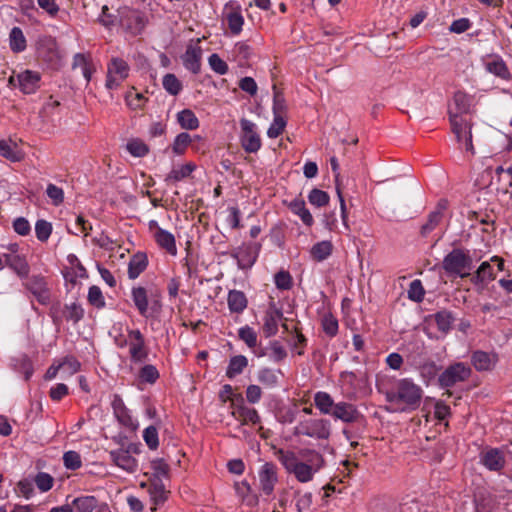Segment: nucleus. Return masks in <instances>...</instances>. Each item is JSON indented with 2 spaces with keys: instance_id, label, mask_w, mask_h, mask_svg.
Wrapping results in <instances>:
<instances>
[{
  "instance_id": "4d7b16f0",
  "label": "nucleus",
  "mask_w": 512,
  "mask_h": 512,
  "mask_svg": "<svg viewBox=\"0 0 512 512\" xmlns=\"http://www.w3.org/2000/svg\"><path fill=\"white\" fill-rule=\"evenodd\" d=\"M151 468L153 469V478L162 479L169 475V465L163 459H154L151 462Z\"/></svg>"
},
{
  "instance_id": "58836bf2",
  "label": "nucleus",
  "mask_w": 512,
  "mask_h": 512,
  "mask_svg": "<svg viewBox=\"0 0 512 512\" xmlns=\"http://www.w3.org/2000/svg\"><path fill=\"white\" fill-rule=\"evenodd\" d=\"M72 504L76 512H93L98 506V500L94 496H82L75 498Z\"/></svg>"
},
{
  "instance_id": "4468645a",
  "label": "nucleus",
  "mask_w": 512,
  "mask_h": 512,
  "mask_svg": "<svg viewBox=\"0 0 512 512\" xmlns=\"http://www.w3.org/2000/svg\"><path fill=\"white\" fill-rule=\"evenodd\" d=\"M128 338L130 344V355L135 361H141L147 356L145 350V340L140 330H129Z\"/></svg>"
},
{
  "instance_id": "4be33fe9",
  "label": "nucleus",
  "mask_w": 512,
  "mask_h": 512,
  "mask_svg": "<svg viewBox=\"0 0 512 512\" xmlns=\"http://www.w3.org/2000/svg\"><path fill=\"white\" fill-rule=\"evenodd\" d=\"M330 164H331V169L335 176L336 192L339 197L342 221H343L344 226L348 229L349 228V226L347 224L348 215H347L345 200L343 198L341 187H340V181H339L340 173H339V164H338L337 158L331 157Z\"/></svg>"
},
{
  "instance_id": "37998d69",
  "label": "nucleus",
  "mask_w": 512,
  "mask_h": 512,
  "mask_svg": "<svg viewBox=\"0 0 512 512\" xmlns=\"http://www.w3.org/2000/svg\"><path fill=\"white\" fill-rule=\"evenodd\" d=\"M162 84L164 89L173 96L178 95L182 90V83L172 73H168L163 77Z\"/></svg>"
},
{
  "instance_id": "49530a36",
  "label": "nucleus",
  "mask_w": 512,
  "mask_h": 512,
  "mask_svg": "<svg viewBox=\"0 0 512 512\" xmlns=\"http://www.w3.org/2000/svg\"><path fill=\"white\" fill-rule=\"evenodd\" d=\"M235 489H236L237 494L239 496H241L243 501H245L248 505L253 506V505L257 504L258 497L256 495L248 497V494L251 491V487L248 484V482L243 481L241 483H236Z\"/></svg>"
},
{
  "instance_id": "b1692460",
  "label": "nucleus",
  "mask_w": 512,
  "mask_h": 512,
  "mask_svg": "<svg viewBox=\"0 0 512 512\" xmlns=\"http://www.w3.org/2000/svg\"><path fill=\"white\" fill-rule=\"evenodd\" d=\"M0 155L11 162H20L24 158V153L18 145L12 141H0Z\"/></svg>"
},
{
  "instance_id": "a19ab883",
  "label": "nucleus",
  "mask_w": 512,
  "mask_h": 512,
  "mask_svg": "<svg viewBox=\"0 0 512 512\" xmlns=\"http://www.w3.org/2000/svg\"><path fill=\"white\" fill-rule=\"evenodd\" d=\"M201 140L200 136H194L193 138L186 132H182L178 134L173 142L172 149L174 153L181 155L184 153L185 149L189 144L193 142V140Z\"/></svg>"
},
{
  "instance_id": "1a4fd4ad",
  "label": "nucleus",
  "mask_w": 512,
  "mask_h": 512,
  "mask_svg": "<svg viewBox=\"0 0 512 512\" xmlns=\"http://www.w3.org/2000/svg\"><path fill=\"white\" fill-rule=\"evenodd\" d=\"M259 251L258 244H244L231 252L240 269H249L255 263Z\"/></svg>"
},
{
  "instance_id": "412c9836",
  "label": "nucleus",
  "mask_w": 512,
  "mask_h": 512,
  "mask_svg": "<svg viewBox=\"0 0 512 512\" xmlns=\"http://www.w3.org/2000/svg\"><path fill=\"white\" fill-rule=\"evenodd\" d=\"M472 364L477 371L491 370L496 362L497 356L484 351H475L472 355Z\"/></svg>"
},
{
  "instance_id": "3c124183",
  "label": "nucleus",
  "mask_w": 512,
  "mask_h": 512,
  "mask_svg": "<svg viewBox=\"0 0 512 512\" xmlns=\"http://www.w3.org/2000/svg\"><path fill=\"white\" fill-rule=\"evenodd\" d=\"M239 338L245 342L249 348H254L257 345V334L249 326L241 327L238 331Z\"/></svg>"
},
{
  "instance_id": "052dcab7",
  "label": "nucleus",
  "mask_w": 512,
  "mask_h": 512,
  "mask_svg": "<svg viewBox=\"0 0 512 512\" xmlns=\"http://www.w3.org/2000/svg\"><path fill=\"white\" fill-rule=\"evenodd\" d=\"M143 438H144L147 446L150 449H152V450L157 449V447L159 445V440H158V431H157L156 427H154V426L147 427L143 432Z\"/></svg>"
},
{
  "instance_id": "9b49d317",
  "label": "nucleus",
  "mask_w": 512,
  "mask_h": 512,
  "mask_svg": "<svg viewBox=\"0 0 512 512\" xmlns=\"http://www.w3.org/2000/svg\"><path fill=\"white\" fill-rule=\"evenodd\" d=\"M25 286L41 304L46 305L50 302V292L44 277L32 276Z\"/></svg>"
},
{
  "instance_id": "4c0bfd02",
  "label": "nucleus",
  "mask_w": 512,
  "mask_h": 512,
  "mask_svg": "<svg viewBox=\"0 0 512 512\" xmlns=\"http://www.w3.org/2000/svg\"><path fill=\"white\" fill-rule=\"evenodd\" d=\"M314 402L323 414H331L335 406L333 399L326 392H317L314 396Z\"/></svg>"
},
{
  "instance_id": "aec40b11",
  "label": "nucleus",
  "mask_w": 512,
  "mask_h": 512,
  "mask_svg": "<svg viewBox=\"0 0 512 512\" xmlns=\"http://www.w3.org/2000/svg\"><path fill=\"white\" fill-rule=\"evenodd\" d=\"M481 462L489 470L499 471L505 465V458L500 450L493 448L482 454Z\"/></svg>"
},
{
  "instance_id": "09e8293b",
  "label": "nucleus",
  "mask_w": 512,
  "mask_h": 512,
  "mask_svg": "<svg viewBox=\"0 0 512 512\" xmlns=\"http://www.w3.org/2000/svg\"><path fill=\"white\" fill-rule=\"evenodd\" d=\"M286 126V120L283 115H274V119L270 127L268 128L267 135L269 138H277L282 134Z\"/></svg>"
},
{
  "instance_id": "f8f14e48",
  "label": "nucleus",
  "mask_w": 512,
  "mask_h": 512,
  "mask_svg": "<svg viewBox=\"0 0 512 512\" xmlns=\"http://www.w3.org/2000/svg\"><path fill=\"white\" fill-rule=\"evenodd\" d=\"M41 75L39 72L24 70L17 74L18 88L24 94L35 93L40 87Z\"/></svg>"
},
{
  "instance_id": "5fc2aeb1",
  "label": "nucleus",
  "mask_w": 512,
  "mask_h": 512,
  "mask_svg": "<svg viewBox=\"0 0 512 512\" xmlns=\"http://www.w3.org/2000/svg\"><path fill=\"white\" fill-rule=\"evenodd\" d=\"M139 377L143 382L153 384L159 378V372L155 366L147 364L141 368Z\"/></svg>"
},
{
  "instance_id": "7ed1b4c3",
  "label": "nucleus",
  "mask_w": 512,
  "mask_h": 512,
  "mask_svg": "<svg viewBox=\"0 0 512 512\" xmlns=\"http://www.w3.org/2000/svg\"><path fill=\"white\" fill-rule=\"evenodd\" d=\"M451 130L458 143L463 144L467 152L475 154L472 143V122L454 114L453 110L448 111Z\"/></svg>"
},
{
  "instance_id": "f3484780",
  "label": "nucleus",
  "mask_w": 512,
  "mask_h": 512,
  "mask_svg": "<svg viewBox=\"0 0 512 512\" xmlns=\"http://www.w3.org/2000/svg\"><path fill=\"white\" fill-rule=\"evenodd\" d=\"M201 57L202 49L200 46L192 44L188 45L184 55L182 56L183 65L192 73L198 74L201 67Z\"/></svg>"
},
{
  "instance_id": "6e6d98bb",
  "label": "nucleus",
  "mask_w": 512,
  "mask_h": 512,
  "mask_svg": "<svg viewBox=\"0 0 512 512\" xmlns=\"http://www.w3.org/2000/svg\"><path fill=\"white\" fill-rule=\"evenodd\" d=\"M419 370H420L421 376L424 379L431 380V379L435 378V376L437 375L439 369H438V366L436 365V363L434 361L427 360V361H424L419 366Z\"/></svg>"
},
{
  "instance_id": "20e7f679",
  "label": "nucleus",
  "mask_w": 512,
  "mask_h": 512,
  "mask_svg": "<svg viewBox=\"0 0 512 512\" xmlns=\"http://www.w3.org/2000/svg\"><path fill=\"white\" fill-rule=\"evenodd\" d=\"M330 423L325 419H308L300 422L294 429V435H305L319 440L330 437Z\"/></svg>"
},
{
  "instance_id": "393cba45",
  "label": "nucleus",
  "mask_w": 512,
  "mask_h": 512,
  "mask_svg": "<svg viewBox=\"0 0 512 512\" xmlns=\"http://www.w3.org/2000/svg\"><path fill=\"white\" fill-rule=\"evenodd\" d=\"M154 238L157 244L161 248L165 249L168 253L172 255L177 253L175 237L170 232L162 228H158V230L154 233Z\"/></svg>"
},
{
  "instance_id": "bb28decb",
  "label": "nucleus",
  "mask_w": 512,
  "mask_h": 512,
  "mask_svg": "<svg viewBox=\"0 0 512 512\" xmlns=\"http://www.w3.org/2000/svg\"><path fill=\"white\" fill-rule=\"evenodd\" d=\"M494 279L495 275L493 267L489 262L485 261L481 263L476 272L471 276L470 280L474 285H483Z\"/></svg>"
},
{
  "instance_id": "39448f33",
  "label": "nucleus",
  "mask_w": 512,
  "mask_h": 512,
  "mask_svg": "<svg viewBox=\"0 0 512 512\" xmlns=\"http://www.w3.org/2000/svg\"><path fill=\"white\" fill-rule=\"evenodd\" d=\"M472 371L469 366L458 362L448 366L439 376L438 381L442 388H450L457 383L466 381Z\"/></svg>"
},
{
  "instance_id": "de8ad7c7",
  "label": "nucleus",
  "mask_w": 512,
  "mask_h": 512,
  "mask_svg": "<svg viewBox=\"0 0 512 512\" xmlns=\"http://www.w3.org/2000/svg\"><path fill=\"white\" fill-rule=\"evenodd\" d=\"M329 195L320 189L314 188L308 195L309 202L317 207L326 206L329 203Z\"/></svg>"
},
{
  "instance_id": "6e6552de",
  "label": "nucleus",
  "mask_w": 512,
  "mask_h": 512,
  "mask_svg": "<svg viewBox=\"0 0 512 512\" xmlns=\"http://www.w3.org/2000/svg\"><path fill=\"white\" fill-rule=\"evenodd\" d=\"M242 130L241 144L246 152L255 153L261 147V140L255 131V124L250 120L242 118L240 120Z\"/></svg>"
},
{
  "instance_id": "72a5a7b5",
  "label": "nucleus",
  "mask_w": 512,
  "mask_h": 512,
  "mask_svg": "<svg viewBox=\"0 0 512 512\" xmlns=\"http://www.w3.org/2000/svg\"><path fill=\"white\" fill-rule=\"evenodd\" d=\"M225 18L230 32L233 35H238L242 31V26L244 24V19L241 15L240 8L238 7L227 12Z\"/></svg>"
},
{
  "instance_id": "c9c22d12",
  "label": "nucleus",
  "mask_w": 512,
  "mask_h": 512,
  "mask_svg": "<svg viewBox=\"0 0 512 512\" xmlns=\"http://www.w3.org/2000/svg\"><path fill=\"white\" fill-rule=\"evenodd\" d=\"M247 365L248 360L245 356L237 355L232 357L226 370V376L228 378H234L236 375L241 374Z\"/></svg>"
},
{
  "instance_id": "a18cd8bd",
  "label": "nucleus",
  "mask_w": 512,
  "mask_h": 512,
  "mask_svg": "<svg viewBox=\"0 0 512 512\" xmlns=\"http://www.w3.org/2000/svg\"><path fill=\"white\" fill-rule=\"evenodd\" d=\"M486 68L490 73L502 79H508L510 77V72L503 60H494L488 62L486 64Z\"/></svg>"
},
{
  "instance_id": "8fccbe9b",
  "label": "nucleus",
  "mask_w": 512,
  "mask_h": 512,
  "mask_svg": "<svg viewBox=\"0 0 512 512\" xmlns=\"http://www.w3.org/2000/svg\"><path fill=\"white\" fill-rule=\"evenodd\" d=\"M83 316L84 310L80 305L72 303L70 305L65 306L64 317L66 318V320L77 323L83 318Z\"/></svg>"
},
{
  "instance_id": "2f4dec72",
  "label": "nucleus",
  "mask_w": 512,
  "mask_h": 512,
  "mask_svg": "<svg viewBox=\"0 0 512 512\" xmlns=\"http://www.w3.org/2000/svg\"><path fill=\"white\" fill-rule=\"evenodd\" d=\"M177 121L181 128L195 130L199 127V120L190 109H184L177 114Z\"/></svg>"
},
{
  "instance_id": "e2e57ef3",
  "label": "nucleus",
  "mask_w": 512,
  "mask_h": 512,
  "mask_svg": "<svg viewBox=\"0 0 512 512\" xmlns=\"http://www.w3.org/2000/svg\"><path fill=\"white\" fill-rule=\"evenodd\" d=\"M88 301L91 305L102 308L105 306L104 297L98 286H91L88 292Z\"/></svg>"
},
{
  "instance_id": "680f3d73",
  "label": "nucleus",
  "mask_w": 512,
  "mask_h": 512,
  "mask_svg": "<svg viewBox=\"0 0 512 512\" xmlns=\"http://www.w3.org/2000/svg\"><path fill=\"white\" fill-rule=\"evenodd\" d=\"M303 458H308V461L315 466V470H319L324 465L322 455L312 449H303L301 452Z\"/></svg>"
},
{
  "instance_id": "ea45409f",
  "label": "nucleus",
  "mask_w": 512,
  "mask_h": 512,
  "mask_svg": "<svg viewBox=\"0 0 512 512\" xmlns=\"http://www.w3.org/2000/svg\"><path fill=\"white\" fill-rule=\"evenodd\" d=\"M333 245L330 241H321L313 245L311 255L317 261H323L332 253Z\"/></svg>"
},
{
  "instance_id": "bf43d9fd",
  "label": "nucleus",
  "mask_w": 512,
  "mask_h": 512,
  "mask_svg": "<svg viewBox=\"0 0 512 512\" xmlns=\"http://www.w3.org/2000/svg\"><path fill=\"white\" fill-rule=\"evenodd\" d=\"M424 288L420 280H414L411 282L408 289V297L416 302H421L424 298Z\"/></svg>"
},
{
  "instance_id": "f03ea898",
  "label": "nucleus",
  "mask_w": 512,
  "mask_h": 512,
  "mask_svg": "<svg viewBox=\"0 0 512 512\" xmlns=\"http://www.w3.org/2000/svg\"><path fill=\"white\" fill-rule=\"evenodd\" d=\"M442 268L449 276L467 278L471 276L473 260L469 251L455 248L444 257Z\"/></svg>"
},
{
  "instance_id": "423d86ee",
  "label": "nucleus",
  "mask_w": 512,
  "mask_h": 512,
  "mask_svg": "<svg viewBox=\"0 0 512 512\" xmlns=\"http://www.w3.org/2000/svg\"><path fill=\"white\" fill-rule=\"evenodd\" d=\"M120 14L121 26L133 35L140 34L148 22L146 15L135 9L124 8Z\"/></svg>"
},
{
  "instance_id": "a878e982",
  "label": "nucleus",
  "mask_w": 512,
  "mask_h": 512,
  "mask_svg": "<svg viewBox=\"0 0 512 512\" xmlns=\"http://www.w3.org/2000/svg\"><path fill=\"white\" fill-rule=\"evenodd\" d=\"M471 97L462 91H457L453 97V107L449 108L454 111V114L463 117V114H467L471 107Z\"/></svg>"
},
{
  "instance_id": "473e14b6",
  "label": "nucleus",
  "mask_w": 512,
  "mask_h": 512,
  "mask_svg": "<svg viewBox=\"0 0 512 512\" xmlns=\"http://www.w3.org/2000/svg\"><path fill=\"white\" fill-rule=\"evenodd\" d=\"M195 168V164L186 163L180 168L172 169L171 172L166 176L165 182L167 184H171L173 182L181 181L182 179L189 177Z\"/></svg>"
},
{
  "instance_id": "a211bd4d",
  "label": "nucleus",
  "mask_w": 512,
  "mask_h": 512,
  "mask_svg": "<svg viewBox=\"0 0 512 512\" xmlns=\"http://www.w3.org/2000/svg\"><path fill=\"white\" fill-rule=\"evenodd\" d=\"M336 419H340L346 423H352L358 420L360 413L357 408L347 402H339L335 404L331 413Z\"/></svg>"
},
{
  "instance_id": "0eeeda50",
  "label": "nucleus",
  "mask_w": 512,
  "mask_h": 512,
  "mask_svg": "<svg viewBox=\"0 0 512 512\" xmlns=\"http://www.w3.org/2000/svg\"><path fill=\"white\" fill-rule=\"evenodd\" d=\"M129 70V65L124 59L112 58L107 67L106 87L108 89L117 88L128 77Z\"/></svg>"
},
{
  "instance_id": "5701e85b",
  "label": "nucleus",
  "mask_w": 512,
  "mask_h": 512,
  "mask_svg": "<svg viewBox=\"0 0 512 512\" xmlns=\"http://www.w3.org/2000/svg\"><path fill=\"white\" fill-rule=\"evenodd\" d=\"M148 492L155 505L163 504L167 500L169 494V491L166 490L165 485L162 482V479L159 478L151 479V484L149 486Z\"/></svg>"
},
{
  "instance_id": "2eb2a0df",
  "label": "nucleus",
  "mask_w": 512,
  "mask_h": 512,
  "mask_svg": "<svg viewBox=\"0 0 512 512\" xmlns=\"http://www.w3.org/2000/svg\"><path fill=\"white\" fill-rule=\"evenodd\" d=\"M448 207V201L441 199L432 212L428 215L427 222L421 227V235L427 236L432 230H434L443 220L444 212Z\"/></svg>"
},
{
  "instance_id": "69168bd1",
  "label": "nucleus",
  "mask_w": 512,
  "mask_h": 512,
  "mask_svg": "<svg viewBox=\"0 0 512 512\" xmlns=\"http://www.w3.org/2000/svg\"><path fill=\"white\" fill-rule=\"evenodd\" d=\"M46 194L55 206L60 205L64 200L63 190L54 184H48Z\"/></svg>"
},
{
  "instance_id": "e433bc0d",
  "label": "nucleus",
  "mask_w": 512,
  "mask_h": 512,
  "mask_svg": "<svg viewBox=\"0 0 512 512\" xmlns=\"http://www.w3.org/2000/svg\"><path fill=\"white\" fill-rule=\"evenodd\" d=\"M316 471L313 464L299 462L291 473L295 475L299 482L306 483L312 480L314 472Z\"/></svg>"
},
{
  "instance_id": "603ef678",
  "label": "nucleus",
  "mask_w": 512,
  "mask_h": 512,
  "mask_svg": "<svg viewBox=\"0 0 512 512\" xmlns=\"http://www.w3.org/2000/svg\"><path fill=\"white\" fill-rule=\"evenodd\" d=\"M126 148L135 157H144L149 152L148 146L138 139L128 142Z\"/></svg>"
},
{
  "instance_id": "f257e3e1",
  "label": "nucleus",
  "mask_w": 512,
  "mask_h": 512,
  "mask_svg": "<svg viewBox=\"0 0 512 512\" xmlns=\"http://www.w3.org/2000/svg\"><path fill=\"white\" fill-rule=\"evenodd\" d=\"M423 395V390L412 380L404 378L400 379L396 384L395 391L385 393L386 400L390 403H403L406 409L415 410L419 407Z\"/></svg>"
},
{
  "instance_id": "7c9ffc66",
  "label": "nucleus",
  "mask_w": 512,
  "mask_h": 512,
  "mask_svg": "<svg viewBox=\"0 0 512 512\" xmlns=\"http://www.w3.org/2000/svg\"><path fill=\"white\" fill-rule=\"evenodd\" d=\"M9 45L14 53H20L26 49V38L19 27H13L9 34Z\"/></svg>"
},
{
  "instance_id": "c03bdc74",
  "label": "nucleus",
  "mask_w": 512,
  "mask_h": 512,
  "mask_svg": "<svg viewBox=\"0 0 512 512\" xmlns=\"http://www.w3.org/2000/svg\"><path fill=\"white\" fill-rule=\"evenodd\" d=\"M454 318L451 312L443 310L435 314V322L438 329L442 332H448L451 329Z\"/></svg>"
},
{
  "instance_id": "9d476101",
  "label": "nucleus",
  "mask_w": 512,
  "mask_h": 512,
  "mask_svg": "<svg viewBox=\"0 0 512 512\" xmlns=\"http://www.w3.org/2000/svg\"><path fill=\"white\" fill-rule=\"evenodd\" d=\"M278 481L277 468L271 462H266L259 471V483L262 492L270 495Z\"/></svg>"
},
{
  "instance_id": "6ab92c4d",
  "label": "nucleus",
  "mask_w": 512,
  "mask_h": 512,
  "mask_svg": "<svg viewBox=\"0 0 512 512\" xmlns=\"http://www.w3.org/2000/svg\"><path fill=\"white\" fill-rule=\"evenodd\" d=\"M4 261L20 278L28 277L30 266L23 255L4 254Z\"/></svg>"
},
{
  "instance_id": "864d4df0",
  "label": "nucleus",
  "mask_w": 512,
  "mask_h": 512,
  "mask_svg": "<svg viewBox=\"0 0 512 512\" xmlns=\"http://www.w3.org/2000/svg\"><path fill=\"white\" fill-rule=\"evenodd\" d=\"M52 232L51 223L45 220H38L35 225L36 237L39 241L45 242L48 240Z\"/></svg>"
},
{
  "instance_id": "f704fd0d",
  "label": "nucleus",
  "mask_w": 512,
  "mask_h": 512,
  "mask_svg": "<svg viewBox=\"0 0 512 512\" xmlns=\"http://www.w3.org/2000/svg\"><path fill=\"white\" fill-rule=\"evenodd\" d=\"M132 299L142 316H146L148 311L147 291L144 287H134L132 289Z\"/></svg>"
},
{
  "instance_id": "338daca9",
  "label": "nucleus",
  "mask_w": 512,
  "mask_h": 512,
  "mask_svg": "<svg viewBox=\"0 0 512 512\" xmlns=\"http://www.w3.org/2000/svg\"><path fill=\"white\" fill-rule=\"evenodd\" d=\"M53 482V477L44 472L38 473L35 477L37 487L43 492L50 490L53 486Z\"/></svg>"
},
{
  "instance_id": "79ce46f5",
  "label": "nucleus",
  "mask_w": 512,
  "mask_h": 512,
  "mask_svg": "<svg viewBox=\"0 0 512 512\" xmlns=\"http://www.w3.org/2000/svg\"><path fill=\"white\" fill-rule=\"evenodd\" d=\"M276 455L281 464L285 467V469L291 473L297 464L300 462L297 459V456L292 451H285L283 449H279L276 451Z\"/></svg>"
},
{
  "instance_id": "c85d7f7f",
  "label": "nucleus",
  "mask_w": 512,
  "mask_h": 512,
  "mask_svg": "<svg viewBox=\"0 0 512 512\" xmlns=\"http://www.w3.org/2000/svg\"><path fill=\"white\" fill-rule=\"evenodd\" d=\"M227 301L229 310L233 313H241L248 304L245 294L238 290L229 291Z\"/></svg>"
},
{
  "instance_id": "dca6fc26",
  "label": "nucleus",
  "mask_w": 512,
  "mask_h": 512,
  "mask_svg": "<svg viewBox=\"0 0 512 512\" xmlns=\"http://www.w3.org/2000/svg\"><path fill=\"white\" fill-rule=\"evenodd\" d=\"M111 461L121 469L133 473L137 470V461L130 454L129 450L118 449L109 453Z\"/></svg>"
},
{
  "instance_id": "13d9d810",
  "label": "nucleus",
  "mask_w": 512,
  "mask_h": 512,
  "mask_svg": "<svg viewBox=\"0 0 512 512\" xmlns=\"http://www.w3.org/2000/svg\"><path fill=\"white\" fill-rule=\"evenodd\" d=\"M63 462L67 469L76 470L81 467V457L75 451L65 452L63 455Z\"/></svg>"
},
{
  "instance_id": "774afa93",
  "label": "nucleus",
  "mask_w": 512,
  "mask_h": 512,
  "mask_svg": "<svg viewBox=\"0 0 512 512\" xmlns=\"http://www.w3.org/2000/svg\"><path fill=\"white\" fill-rule=\"evenodd\" d=\"M312 505V494L309 492L301 494L297 492L296 509L297 512H305L309 510Z\"/></svg>"
},
{
  "instance_id": "0e129e2a",
  "label": "nucleus",
  "mask_w": 512,
  "mask_h": 512,
  "mask_svg": "<svg viewBox=\"0 0 512 512\" xmlns=\"http://www.w3.org/2000/svg\"><path fill=\"white\" fill-rule=\"evenodd\" d=\"M208 61L212 70L217 74L224 75L228 72V65L219 57L218 54L214 53L210 55Z\"/></svg>"
},
{
  "instance_id": "ddd939ff",
  "label": "nucleus",
  "mask_w": 512,
  "mask_h": 512,
  "mask_svg": "<svg viewBox=\"0 0 512 512\" xmlns=\"http://www.w3.org/2000/svg\"><path fill=\"white\" fill-rule=\"evenodd\" d=\"M283 318V313L273 303L267 309L264 316L263 333L265 337L274 336L278 331V323Z\"/></svg>"
},
{
  "instance_id": "cd10ccee",
  "label": "nucleus",
  "mask_w": 512,
  "mask_h": 512,
  "mask_svg": "<svg viewBox=\"0 0 512 512\" xmlns=\"http://www.w3.org/2000/svg\"><path fill=\"white\" fill-rule=\"evenodd\" d=\"M148 260L144 253L133 255L128 264V275L130 279H136L147 267Z\"/></svg>"
},
{
  "instance_id": "c756f323",
  "label": "nucleus",
  "mask_w": 512,
  "mask_h": 512,
  "mask_svg": "<svg viewBox=\"0 0 512 512\" xmlns=\"http://www.w3.org/2000/svg\"><path fill=\"white\" fill-rule=\"evenodd\" d=\"M289 208L294 214L298 215L301 218V220L306 226L310 227L313 225V217L309 210L306 208L304 200L295 199L291 201L289 204Z\"/></svg>"
}]
</instances>
